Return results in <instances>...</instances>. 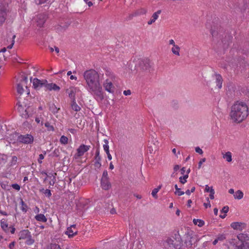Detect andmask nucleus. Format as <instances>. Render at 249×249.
<instances>
[{
    "label": "nucleus",
    "mask_w": 249,
    "mask_h": 249,
    "mask_svg": "<svg viewBox=\"0 0 249 249\" xmlns=\"http://www.w3.org/2000/svg\"><path fill=\"white\" fill-rule=\"evenodd\" d=\"M211 34L213 36H215L216 34H217V32H215L214 30H213V29H212L211 30Z\"/></svg>",
    "instance_id": "obj_61"
},
{
    "label": "nucleus",
    "mask_w": 249,
    "mask_h": 249,
    "mask_svg": "<svg viewBox=\"0 0 249 249\" xmlns=\"http://www.w3.org/2000/svg\"><path fill=\"white\" fill-rule=\"evenodd\" d=\"M232 37L230 35L225 36V37L222 39V42L223 44V48L224 49L228 48L229 45L232 42Z\"/></svg>",
    "instance_id": "obj_17"
},
{
    "label": "nucleus",
    "mask_w": 249,
    "mask_h": 249,
    "mask_svg": "<svg viewBox=\"0 0 249 249\" xmlns=\"http://www.w3.org/2000/svg\"><path fill=\"white\" fill-rule=\"evenodd\" d=\"M83 77L87 84L88 90L92 94L100 95L102 88L99 83V76L97 72L93 69L87 70L83 73Z\"/></svg>",
    "instance_id": "obj_1"
},
{
    "label": "nucleus",
    "mask_w": 249,
    "mask_h": 249,
    "mask_svg": "<svg viewBox=\"0 0 249 249\" xmlns=\"http://www.w3.org/2000/svg\"><path fill=\"white\" fill-rule=\"evenodd\" d=\"M16 37V36L14 35L13 36V40H12V43L11 45H9L8 47H7V48L9 49H11L12 48L14 44V43H15V40H14V39Z\"/></svg>",
    "instance_id": "obj_51"
},
{
    "label": "nucleus",
    "mask_w": 249,
    "mask_h": 249,
    "mask_svg": "<svg viewBox=\"0 0 249 249\" xmlns=\"http://www.w3.org/2000/svg\"><path fill=\"white\" fill-rule=\"evenodd\" d=\"M34 139V137L30 134L20 135L18 138L19 142L27 144L33 143Z\"/></svg>",
    "instance_id": "obj_5"
},
{
    "label": "nucleus",
    "mask_w": 249,
    "mask_h": 249,
    "mask_svg": "<svg viewBox=\"0 0 249 249\" xmlns=\"http://www.w3.org/2000/svg\"><path fill=\"white\" fill-rule=\"evenodd\" d=\"M44 113L40 114L37 115L35 118V121L38 124H40L41 125L43 124V122L44 121V117H45Z\"/></svg>",
    "instance_id": "obj_22"
},
{
    "label": "nucleus",
    "mask_w": 249,
    "mask_h": 249,
    "mask_svg": "<svg viewBox=\"0 0 249 249\" xmlns=\"http://www.w3.org/2000/svg\"><path fill=\"white\" fill-rule=\"evenodd\" d=\"M193 223L195 225H197L199 227H202L204 225L205 222L203 220L199 219H194Z\"/></svg>",
    "instance_id": "obj_28"
},
{
    "label": "nucleus",
    "mask_w": 249,
    "mask_h": 249,
    "mask_svg": "<svg viewBox=\"0 0 249 249\" xmlns=\"http://www.w3.org/2000/svg\"><path fill=\"white\" fill-rule=\"evenodd\" d=\"M77 230L76 229L75 225L71 226L67 228V231H65V234H67L69 238L72 237L77 233Z\"/></svg>",
    "instance_id": "obj_14"
},
{
    "label": "nucleus",
    "mask_w": 249,
    "mask_h": 249,
    "mask_svg": "<svg viewBox=\"0 0 249 249\" xmlns=\"http://www.w3.org/2000/svg\"><path fill=\"white\" fill-rule=\"evenodd\" d=\"M12 187H13V188L17 191H19L20 188L19 185H18V184H13L12 185Z\"/></svg>",
    "instance_id": "obj_49"
},
{
    "label": "nucleus",
    "mask_w": 249,
    "mask_h": 249,
    "mask_svg": "<svg viewBox=\"0 0 249 249\" xmlns=\"http://www.w3.org/2000/svg\"><path fill=\"white\" fill-rule=\"evenodd\" d=\"M78 90V89L75 87H71L66 90V92L68 94L69 97L72 100H75V94Z\"/></svg>",
    "instance_id": "obj_16"
},
{
    "label": "nucleus",
    "mask_w": 249,
    "mask_h": 249,
    "mask_svg": "<svg viewBox=\"0 0 249 249\" xmlns=\"http://www.w3.org/2000/svg\"><path fill=\"white\" fill-rule=\"evenodd\" d=\"M246 224L241 222H233L231 224V226L234 230L242 231L245 227Z\"/></svg>",
    "instance_id": "obj_19"
},
{
    "label": "nucleus",
    "mask_w": 249,
    "mask_h": 249,
    "mask_svg": "<svg viewBox=\"0 0 249 249\" xmlns=\"http://www.w3.org/2000/svg\"><path fill=\"white\" fill-rule=\"evenodd\" d=\"M40 191L48 197H50L52 195L51 191L49 189H44L42 188L40 190Z\"/></svg>",
    "instance_id": "obj_34"
},
{
    "label": "nucleus",
    "mask_w": 249,
    "mask_h": 249,
    "mask_svg": "<svg viewBox=\"0 0 249 249\" xmlns=\"http://www.w3.org/2000/svg\"><path fill=\"white\" fill-rule=\"evenodd\" d=\"M46 80H40L37 78H34L33 80V85L35 89H39L42 87H45Z\"/></svg>",
    "instance_id": "obj_15"
},
{
    "label": "nucleus",
    "mask_w": 249,
    "mask_h": 249,
    "mask_svg": "<svg viewBox=\"0 0 249 249\" xmlns=\"http://www.w3.org/2000/svg\"><path fill=\"white\" fill-rule=\"evenodd\" d=\"M223 158L225 159L228 162H231L232 160V155L231 152H227L225 154H223Z\"/></svg>",
    "instance_id": "obj_26"
},
{
    "label": "nucleus",
    "mask_w": 249,
    "mask_h": 249,
    "mask_svg": "<svg viewBox=\"0 0 249 249\" xmlns=\"http://www.w3.org/2000/svg\"><path fill=\"white\" fill-rule=\"evenodd\" d=\"M188 178V175H185L182 177H180L179 178V182L182 184H184L187 182V179Z\"/></svg>",
    "instance_id": "obj_37"
},
{
    "label": "nucleus",
    "mask_w": 249,
    "mask_h": 249,
    "mask_svg": "<svg viewBox=\"0 0 249 249\" xmlns=\"http://www.w3.org/2000/svg\"><path fill=\"white\" fill-rule=\"evenodd\" d=\"M139 66L140 69L142 71H149L151 68L150 60L148 58H144L141 60L139 63Z\"/></svg>",
    "instance_id": "obj_10"
},
{
    "label": "nucleus",
    "mask_w": 249,
    "mask_h": 249,
    "mask_svg": "<svg viewBox=\"0 0 249 249\" xmlns=\"http://www.w3.org/2000/svg\"><path fill=\"white\" fill-rule=\"evenodd\" d=\"M71 109L77 112L81 109V107L76 103V100L71 101Z\"/></svg>",
    "instance_id": "obj_25"
},
{
    "label": "nucleus",
    "mask_w": 249,
    "mask_h": 249,
    "mask_svg": "<svg viewBox=\"0 0 249 249\" xmlns=\"http://www.w3.org/2000/svg\"><path fill=\"white\" fill-rule=\"evenodd\" d=\"M161 185H160L157 188H155L153 190L152 192V196L155 198H157L158 197V196H157V193L159 192V191L160 190V189L161 188Z\"/></svg>",
    "instance_id": "obj_32"
},
{
    "label": "nucleus",
    "mask_w": 249,
    "mask_h": 249,
    "mask_svg": "<svg viewBox=\"0 0 249 249\" xmlns=\"http://www.w3.org/2000/svg\"><path fill=\"white\" fill-rule=\"evenodd\" d=\"M217 240L220 241H222L226 239L225 234H219L217 237Z\"/></svg>",
    "instance_id": "obj_46"
},
{
    "label": "nucleus",
    "mask_w": 249,
    "mask_h": 249,
    "mask_svg": "<svg viewBox=\"0 0 249 249\" xmlns=\"http://www.w3.org/2000/svg\"><path fill=\"white\" fill-rule=\"evenodd\" d=\"M14 245H15V243L14 242H12L9 245V247L10 249H12L13 248V247H14Z\"/></svg>",
    "instance_id": "obj_62"
},
{
    "label": "nucleus",
    "mask_w": 249,
    "mask_h": 249,
    "mask_svg": "<svg viewBox=\"0 0 249 249\" xmlns=\"http://www.w3.org/2000/svg\"><path fill=\"white\" fill-rule=\"evenodd\" d=\"M243 193L241 191L238 190L235 192V194L234 195V197L235 199H241V198H243Z\"/></svg>",
    "instance_id": "obj_29"
},
{
    "label": "nucleus",
    "mask_w": 249,
    "mask_h": 249,
    "mask_svg": "<svg viewBox=\"0 0 249 249\" xmlns=\"http://www.w3.org/2000/svg\"><path fill=\"white\" fill-rule=\"evenodd\" d=\"M104 142L105 143L103 145L104 149L107 153V158H109V146L108 145V141L105 139Z\"/></svg>",
    "instance_id": "obj_30"
},
{
    "label": "nucleus",
    "mask_w": 249,
    "mask_h": 249,
    "mask_svg": "<svg viewBox=\"0 0 249 249\" xmlns=\"http://www.w3.org/2000/svg\"><path fill=\"white\" fill-rule=\"evenodd\" d=\"M27 82L28 79L26 76H23L21 77L20 82L17 85V91L19 94H21L24 92L23 87L27 88Z\"/></svg>",
    "instance_id": "obj_9"
},
{
    "label": "nucleus",
    "mask_w": 249,
    "mask_h": 249,
    "mask_svg": "<svg viewBox=\"0 0 249 249\" xmlns=\"http://www.w3.org/2000/svg\"><path fill=\"white\" fill-rule=\"evenodd\" d=\"M6 11V7L3 4H0V26L1 25L5 20Z\"/></svg>",
    "instance_id": "obj_13"
},
{
    "label": "nucleus",
    "mask_w": 249,
    "mask_h": 249,
    "mask_svg": "<svg viewBox=\"0 0 249 249\" xmlns=\"http://www.w3.org/2000/svg\"><path fill=\"white\" fill-rule=\"evenodd\" d=\"M46 90L59 91L60 89V87L54 83H48L46 81L45 84Z\"/></svg>",
    "instance_id": "obj_18"
},
{
    "label": "nucleus",
    "mask_w": 249,
    "mask_h": 249,
    "mask_svg": "<svg viewBox=\"0 0 249 249\" xmlns=\"http://www.w3.org/2000/svg\"><path fill=\"white\" fill-rule=\"evenodd\" d=\"M175 188L176 189V192H175L176 195L180 196L184 194V192L183 191H180V189L178 188V186L177 184L175 185Z\"/></svg>",
    "instance_id": "obj_36"
},
{
    "label": "nucleus",
    "mask_w": 249,
    "mask_h": 249,
    "mask_svg": "<svg viewBox=\"0 0 249 249\" xmlns=\"http://www.w3.org/2000/svg\"><path fill=\"white\" fill-rule=\"evenodd\" d=\"M179 50H180V48L178 46L173 47L171 49V51H172V52L175 55H177L178 56H179L180 55Z\"/></svg>",
    "instance_id": "obj_31"
},
{
    "label": "nucleus",
    "mask_w": 249,
    "mask_h": 249,
    "mask_svg": "<svg viewBox=\"0 0 249 249\" xmlns=\"http://www.w3.org/2000/svg\"><path fill=\"white\" fill-rule=\"evenodd\" d=\"M47 249H61L60 246L56 244H52L49 246Z\"/></svg>",
    "instance_id": "obj_40"
},
{
    "label": "nucleus",
    "mask_w": 249,
    "mask_h": 249,
    "mask_svg": "<svg viewBox=\"0 0 249 249\" xmlns=\"http://www.w3.org/2000/svg\"><path fill=\"white\" fill-rule=\"evenodd\" d=\"M46 15L44 14L37 15L34 17L33 20L37 26L39 27H43L46 19Z\"/></svg>",
    "instance_id": "obj_8"
},
{
    "label": "nucleus",
    "mask_w": 249,
    "mask_h": 249,
    "mask_svg": "<svg viewBox=\"0 0 249 249\" xmlns=\"http://www.w3.org/2000/svg\"><path fill=\"white\" fill-rule=\"evenodd\" d=\"M214 190L213 189V187H211V189L210 191V194L209 195L210 198L211 199H213L214 198Z\"/></svg>",
    "instance_id": "obj_45"
},
{
    "label": "nucleus",
    "mask_w": 249,
    "mask_h": 249,
    "mask_svg": "<svg viewBox=\"0 0 249 249\" xmlns=\"http://www.w3.org/2000/svg\"><path fill=\"white\" fill-rule=\"evenodd\" d=\"M20 204L21 205V209L23 212H26V208L27 206L26 204L24 203L23 200H21Z\"/></svg>",
    "instance_id": "obj_44"
},
{
    "label": "nucleus",
    "mask_w": 249,
    "mask_h": 249,
    "mask_svg": "<svg viewBox=\"0 0 249 249\" xmlns=\"http://www.w3.org/2000/svg\"><path fill=\"white\" fill-rule=\"evenodd\" d=\"M248 115L249 108L244 102L237 101L231 107L230 116L234 123L242 122Z\"/></svg>",
    "instance_id": "obj_2"
},
{
    "label": "nucleus",
    "mask_w": 249,
    "mask_h": 249,
    "mask_svg": "<svg viewBox=\"0 0 249 249\" xmlns=\"http://www.w3.org/2000/svg\"><path fill=\"white\" fill-rule=\"evenodd\" d=\"M161 10H158L156 12L154 13L152 16V18L154 19L155 20H156L159 17V15L161 13Z\"/></svg>",
    "instance_id": "obj_41"
},
{
    "label": "nucleus",
    "mask_w": 249,
    "mask_h": 249,
    "mask_svg": "<svg viewBox=\"0 0 249 249\" xmlns=\"http://www.w3.org/2000/svg\"><path fill=\"white\" fill-rule=\"evenodd\" d=\"M229 208L228 206H224L222 209L221 210V213H226L228 212L229 211Z\"/></svg>",
    "instance_id": "obj_47"
},
{
    "label": "nucleus",
    "mask_w": 249,
    "mask_h": 249,
    "mask_svg": "<svg viewBox=\"0 0 249 249\" xmlns=\"http://www.w3.org/2000/svg\"><path fill=\"white\" fill-rule=\"evenodd\" d=\"M207 203H204V206L205 207V208H207L208 207H211V205L210 202L209 198H207Z\"/></svg>",
    "instance_id": "obj_54"
},
{
    "label": "nucleus",
    "mask_w": 249,
    "mask_h": 249,
    "mask_svg": "<svg viewBox=\"0 0 249 249\" xmlns=\"http://www.w3.org/2000/svg\"><path fill=\"white\" fill-rule=\"evenodd\" d=\"M196 152L199 154H203V151L199 147H196L195 148Z\"/></svg>",
    "instance_id": "obj_52"
},
{
    "label": "nucleus",
    "mask_w": 249,
    "mask_h": 249,
    "mask_svg": "<svg viewBox=\"0 0 249 249\" xmlns=\"http://www.w3.org/2000/svg\"><path fill=\"white\" fill-rule=\"evenodd\" d=\"M163 246L166 249H180L183 246V240L178 231L165 240Z\"/></svg>",
    "instance_id": "obj_3"
},
{
    "label": "nucleus",
    "mask_w": 249,
    "mask_h": 249,
    "mask_svg": "<svg viewBox=\"0 0 249 249\" xmlns=\"http://www.w3.org/2000/svg\"><path fill=\"white\" fill-rule=\"evenodd\" d=\"M0 226L2 230L6 232H9V227H8V225L5 220L2 219L1 221Z\"/></svg>",
    "instance_id": "obj_23"
},
{
    "label": "nucleus",
    "mask_w": 249,
    "mask_h": 249,
    "mask_svg": "<svg viewBox=\"0 0 249 249\" xmlns=\"http://www.w3.org/2000/svg\"><path fill=\"white\" fill-rule=\"evenodd\" d=\"M52 107H53V113H57L58 112L59 108H57L54 105H53Z\"/></svg>",
    "instance_id": "obj_55"
},
{
    "label": "nucleus",
    "mask_w": 249,
    "mask_h": 249,
    "mask_svg": "<svg viewBox=\"0 0 249 249\" xmlns=\"http://www.w3.org/2000/svg\"><path fill=\"white\" fill-rule=\"evenodd\" d=\"M205 161H206V159L205 158H203V159H201L198 162V169H200L201 168L202 164L203 162H204Z\"/></svg>",
    "instance_id": "obj_50"
},
{
    "label": "nucleus",
    "mask_w": 249,
    "mask_h": 249,
    "mask_svg": "<svg viewBox=\"0 0 249 249\" xmlns=\"http://www.w3.org/2000/svg\"><path fill=\"white\" fill-rule=\"evenodd\" d=\"M110 79L111 81H110V93H113L115 89V86L117 87H120L119 83V79L114 74L111 73L110 72Z\"/></svg>",
    "instance_id": "obj_7"
},
{
    "label": "nucleus",
    "mask_w": 249,
    "mask_h": 249,
    "mask_svg": "<svg viewBox=\"0 0 249 249\" xmlns=\"http://www.w3.org/2000/svg\"><path fill=\"white\" fill-rule=\"evenodd\" d=\"M45 127L47 128L48 130L49 131H53L54 127L53 125H51V124L48 122H46L44 124Z\"/></svg>",
    "instance_id": "obj_39"
},
{
    "label": "nucleus",
    "mask_w": 249,
    "mask_h": 249,
    "mask_svg": "<svg viewBox=\"0 0 249 249\" xmlns=\"http://www.w3.org/2000/svg\"><path fill=\"white\" fill-rule=\"evenodd\" d=\"M35 219L39 222H46L47 221V218L43 214H38L35 216Z\"/></svg>",
    "instance_id": "obj_24"
},
{
    "label": "nucleus",
    "mask_w": 249,
    "mask_h": 249,
    "mask_svg": "<svg viewBox=\"0 0 249 249\" xmlns=\"http://www.w3.org/2000/svg\"><path fill=\"white\" fill-rule=\"evenodd\" d=\"M131 94V91L129 89H128L127 90H124V94L125 95H129Z\"/></svg>",
    "instance_id": "obj_57"
},
{
    "label": "nucleus",
    "mask_w": 249,
    "mask_h": 249,
    "mask_svg": "<svg viewBox=\"0 0 249 249\" xmlns=\"http://www.w3.org/2000/svg\"><path fill=\"white\" fill-rule=\"evenodd\" d=\"M232 4L241 10H245L249 0H231Z\"/></svg>",
    "instance_id": "obj_11"
},
{
    "label": "nucleus",
    "mask_w": 249,
    "mask_h": 249,
    "mask_svg": "<svg viewBox=\"0 0 249 249\" xmlns=\"http://www.w3.org/2000/svg\"><path fill=\"white\" fill-rule=\"evenodd\" d=\"M182 240L184 241L183 246H184L187 249H191L193 245L197 241L196 237L193 234L188 231L186 232L183 237Z\"/></svg>",
    "instance_id": "obj_4"
},
{
    "label": "nucleus",
    "mask_w": 249,
    "mask_h": 249,
    "mask_svg": "<svg viewBox=\"0 0 249 249\" xmlns=\"http://www.w3.org/2000/svg\"><path fill=\"white\" fill-rule=\"evenodd\" d=\"M211 187H210L208 185L205 186V191L206 192H210L211 191Z\"/></svg>",
    "instance_id": "obj_56"
},
{
    "label": "nucleus",
    "mask_w": 249,
    "mask_h": 249,
    "mask_svg": "<svg viewBox=\"0 0 249 249\" xmlns=\"http://www.w3.org/2000/svg\"><path fill=\"white\" fill-rule=\"evenodd\" d=\"M214 76L216 79V86L219 89H220L222 87V77L220 74L217 73H215Z\"/></svg>",
    "instance_id": "obj_20"
},
{
    "label": "nucleus",
    "mask_w": 249,
    "mask_h": 249,
    "mask_svg": "<svg viewBox=\"0 0 249 249\" xmlns=\"http://www.w3.org/2000/svg\"><path fill=\"white\" fill-rule=\"evenodd\" d=\"M34 240L32 239L31 238H29L26 241V243L27 245H30L34 243Z\"/></svg>",
    "instance_id": "obj_48"
},
{
    "label": "nucleus",
    "mask_w": 249,
    "mask_h": 249,
    "mask_svg": "<svg viewBox=\"0 0 249 249\" xmlns=\"http://www.w3.org/2000/svg\"><path fill=\"white\" fill-rule=\"evenodd\" d=\"M65 29L66 28H64L62 27H61V26H58V27L56 28V30L57 32L59 33V32H62V31L65 30Z\"/></svg>",
    "instance_id": "obj_53"
},
{
    "label": "nucleus",
    "mask_w": 249,
    "mask_h": 249,
    "mask_svg": "<svg viewBox=\"0 0 249 249\" xmlns=\"http://www.w3.org/2000/svg\"><path fill=\"white\" fill-rule=\"evenodd\" d=\"M18 162V158L16 156H13L12 157L11 160L9 162V166H13L15 165Z\"/></svg>",
    "instance_id": "obj_33"
},
{
    "label": "nucleus",
    "mask_w": 249,
    "mask_h": 249,
    "mask_svg": "<svg viewBox=\"0 0 249 249\" xmlns=\"http://www.w3.org/2000/svg\"><path fill=\"white\" fill-rule=\"evenodd\" d=\"M169 44L173 45V47H175L178 46L175 44V41L173 39H171L169 40Z\"/></svg>",
    "instance_id": "obj_58"
},
{
    "label": "nucleus",
    "mask_w": 249,
    "mask_h": 249,
    "mask_svg": "<svg viewBox=\"0 0 249 249\" xmlns=\"http://www.w3.org/2000/svg\"><path fill=\"white\" fill-rule=\"evenodd\" d=\"M155 21V20L153 19L152 18V19H151L148 22V24L149 25H150L151 24H152L153 23H154V22Z\"/></svg>",
    "instance_id": "obj_63"
},
{
    "label": "nucleus",
    "mask_w": 249,
    "mask_h": 249,
    "mask_svg": "<svg viewBox=\"0 0 249 249\" xmlns=\"http://www.w3.org/2000/svg\"><path fill=\"white\" fill-rule=\"evenodd\" d=\"M95 164L96 166H101V163L99 162V160H100V157L99 155L98 151L96 152V157H95Z\"/></svg>",
    "instance_id": "obj_35"
},
{
    "label": "nucleus",
    "mask_w": 249,
    "mask_h": 249,
    "mask_svg": "<svg viewBox=\"0 0 249 249\" xmlns=\"http://www.w3.org/2000/svg\"><path fill=\"white\" fill-rule=\"evenodd\" d=\"M179 167L180 166L178 165H176L174 167V172L177 171L179 169Z\"/></svg>",
    "instance_id": "obj_60"
},
{
    "label": "nucleus",
    "mask_w": 249,
    "mask_h": 249,
    "mask_svg": "<svg viewBox=\"0 0 249 249\" xmlns=\"http://www.w3.org/2000/svg\"><path fill=\"white\" fill-rule=\"evenodd\" d=\"M104 87L107 91H109V82H108V79H107L104 83Z\"/></svg>",
    "instance_id": "obj_43"
},
{
    "label": "nucleus",
    "mask_w": 249,
    "mask_h": 249,
    "mask_svg": "<svg viewBox=\"0 0 249 249\" xmlns=\"http://www.w3.org/2000/svg\"><path fill=\"white\" fill-rule=\"evenodd\" d=\"M146 12V11L143 9L141 8L140 9L135 11L134 13L129 15L130 19H131L133 17L137 16L142 14H144Z\"/></svg>",
    "instance_id": "obj_21"
},
{
    "label": "nucleus",
    "mask_w": 249,
    "mask_h": 249,
    "mask_svg": "<svg viewBox=\"0 0 249 249\" xmlns=\"http://www.w3.org/2000/svg\"><path fill=\"white\" fill-rule=\"evenodd\" d=\"M101 186L103 189L107 190L109 188V179L108 172L107 170L104 171L101 179Z\"/></svg>",
    "instance_id": "obj_6"
},
{
    "label": "nucleus",
    "mask_w": 249,
    "mask_h": 249,
    "mask_svg": "<svg viewBox=\"0 0 249 249\" xmlns=\"http://www.w3.org/2000/svg\"><path fill=\"white\" fill-rule=\"evenodd\" d=\"M90 148V146L86 145L84 144L81 145L77 149V152L74 155V158L77 159L82 156L85 152L88 151Z\"/></svg>",
    "instance_id": "obj_12"
},
{
    "label": "nucleus",
    "mask_w": 249,
    "mask_h": 249,
    "mask_svg": "<svg viewBox=\"0 0 249 249\" xmlns=\"http://www.w3.org/2000/svg\"><path fill=\"white\" fill-rule=\"evenodd\" d=\"M15 228L12 227H9V231L11 232V233L13 234L15 232Z\"/></svg>",
    "instance_id": "obj_59"
},
{
    "label": "nucleus",
    "mask_w": 249,
    "mask_h": 249,
    "mask_svg": "<svg viewBox=\"0 0 249 249\" xmlns=\"http://www.w3.org/2000/svg\"><path fill=\"white\" fill-rule=\"evenodd\" d=\"M234 249H249V242L243 243L240 246H236Z\"/></svg>",
    "instance_id": "obj_27"
},
{
    "label": "nucleus",
    "mask_w": 249,
    "mask_h": 249,
    "mask_svg": "<svg viewBox=\"0 0 249 249\" xmlns=\"http://www.w3.org/2000/svg\"><path fill=\"white\" fill-rule=\"evenodd\" d=\"M46 154V152L44 151V154H41L39 155V158L38 159V162L39 163L41 164L42 162V160L44 158V155Z\"/></svg>",
    "instance_id": "obj_42"
},
{
    "label": "nucleus",
    "mask_w": 249,
    "mask_h": 249,
    "mask_svg": "<svg viewBox=\"0 0 249 249\" xmlns=\"http://www.w3.org/2000/svg\"><path fill=\"white\" fill-rule=\"evenodd\" d=\"M192 203L191 199H189L187 201V206L188 207H191V204Z\"/></svg>",
    "instance_id": "obj_64"
},
{
    "label": "nucleus",
    "mask_w": 249,
    "mask_h": 249,
    "mask_svg": "<svg viewBox=\"0 0 249 249\" xmlns=\"http://www.w3.org/2000/svg\"><path fill=\"white\" fill-rule=\"evenodd\" d=\"M68 139L65 136H62L60 139V142L62 144H66L68 143Z\"/></svg>",
    "instance_id": "obj_38"
}]
</instances>
